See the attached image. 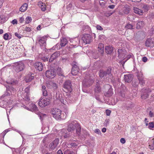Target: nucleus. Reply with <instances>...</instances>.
I'll use <instances>...</instances> for the list:
<instances>
[{
  "instance_id": "nucleus-53",
  "label": "nucleus",
  "mask_w": 154,
  "mask_h": 154,
  "mask_svg": "<svg viewBox=\"0 0 154 154\" xmlns=\"http://www.w3.org/2000/svg\"><path fill=\"white\" fill-rule=\"evenodd\" d=\"M23 70V68H15V70L17 72H18Z\"/></svg>"
},
{
  "instance_id": "nucleus-14",
  "label": "nucleus",
  "mask_w": 154,
  "mask_h": 154,
  "mask_svg": "<svg viewBox=\"0 0 154 154\" xmlns=\"http://www.w3.org/2000/svg\"><path fill=\"white\" fill-rule=\"evenodd\" d=\"M9 66L14 67H22L26 66H25V62L22 61H20L12 63Z\"/></svg>"
},
{
  "instance_id": "nucleus-22",
  "label": "nucleus",
  "mask_w": 154,
  "mask_h": 154,
  "mask_svg": "<svg viewBox=\"0 0 154 154\" xmlns=\"http://www.w3.org/2000/svg\"><path fill=\"white\" fill-rule=\"evenodd\" d=\"M130 7L128 6H125L123 7L121 10V14H128L130 11Z\"/></svg>"
},
{
  "instance_id": "nucleus-20",
  "label": "nucleus",
  "mask_w": 154,
  "mask_h": 154,
  "mask_svg": "<svg viewBox=\"0 0 154 154\" xmlns=\"http://www.w3.org/2000/svg\"><path fill=\"white\" fill-rule=\"evenodd\" d=\"M34 78V74L31 73H30L25 76V80L26 82H28L31 81Z\"/></svg>"
},
{
  "instance_id": "nucleus-64",
  "label": "nucleus",
  "mask_w": 154,
  "mask_h": 154,
  "mask_svg": "<svg viewBox=\"0 0 154 154\" xmlns=\"http://www.w3.org/2000/svg\"><path fill=\"white\" fill-rule=\"evenodd\" d=\"M131 57V54H128L127 55H126V56H125V57H126V60H127L128 59H130Z\"/></svg>"
},
{
  "instance_id": "nucleus-12",
  "label": "nucleus",
  "mask_w": 154,
  "mask_h": 154,
  "mask_svg": "<svg viewBox=\"0 0 154 154\" xmlns=\"http://www.w3.org/2000/svg\"><path fill=\"white\" fill-rule=\"evenodd\" d=\"M145 46L148 47H152L154 46V38H147L145 42Z\"/></svg>"
},
{
  "instance_id": "nucleus-39",
  "label": "nucleus",
  "mask_w": 154,
  "mask_h": 154,
  "mask_svg": "<svg viewBox=\"0 0 154 154\" xmlns=\"http://www.w3.org/2000/svg\"><path fill=\"white\" fill-rule=\"evenodd\" d=\"M17 50L18 48H17L16 47H13L11 48H10V52L12 54L13 53L14 54H16L17 52Z\"/></svg>"
},
{
  "instance_id": "nucleus-33",
  "label": "nucleus",
  "mask_w": 154,
  "mask_h": 154,
  "mask_svg": "<svg viewBox=\"0 0 154 154\" xmlns=\"http://www.w3.org/2000/svg\"><path fill=\"white\" fill-rule=\"evenodd\" d=\"M60 45L61 47L65 46L67 43L68 41L67 39L65 38H61Z\"/></svg>"
},
{
  "instance_id": "nucleus-59",
  "label": "nucleus",
  "mask_w": 154,
  "mask_h": 154,
  "mask_svg": "<svg viewBox=\"0 0 154 154\" xmlns=\"http://www.w3.org/2000/svg\"><path fill=\"white\" fill-rule=\"evenodd\" d=\"M72 6V5L71 3H69L67 6V8L69 10L70 9Z\"/></svg>"
},
{
  "instance_id": "nucleus-8",
  "label": "nucleus",
  "mask_w": 154,
  "mask_h": 154,
  "mask_svg": "<svg viewBox=\"0 0 154 154\" xmlns=\"http://www.w3.org/2000/svg\"><path fill=\"white\" fill-rule=\"evenodd\" d=\"M151 92L150 89L149 88L142 89L141 90L142 98L144 99H146L149 96L148 93Z\"/></svg>"
},
{
  "instance_id": "nucleus-54",
  "label": "nucleus",
  "mask_w": 154,
  "mask_h": 154,
  "mask_svg": "<svg viewBox=\"0 0 154 154\" xmlns=\"http://www.w3.org/2000/svg\"><path fill=\"white\" fill-rule=\"evenodd\" d=\"M23 28L24 30L27 32H29L31 31V29L29 27H26L25 28L24 27Z\"/></svg>"
},
{
  "instance_id": "nucleus-21",
  "label": "nucleus",
  "mask_w": 154,
  "mask_h": 154,
  "mask_svg": "<svg viewBox=\"0 0 154 154\" xmlns=\"http://www.w3.org/2000/svg\"><path fill=\"white\" fill-rule=\"evenodd\" d=\"M133 79L132 75L131 74H127L124 75V81L125 82L130 83Z\"/></svg>"
},
{
  "instance_id": "nucleus-5",
  "label": "nucleus",
  "mask_w": 154,
  "mask_h": 154,
  "mask_svg": "<svg viewBox=\"0 0 154 154\" xmlns=\"http://www.w3.org/2000/svg\"><path fill=\"white\" fill-rule=\"evenodd\" d=\"M50 103V100L47 98L40 99L38 102L39 105L41 107H45L49 104Z\"/></svg>"
},
{
  "instance_id": "nucleus-9",
  "label": "nucleus",
  "mask_w": 154,
  "mask_h": 154,
  "mask_svg": "<svg viewBox=\"0 0 154 154\" xmlns=\"http://www.w3.org/2000/svg\"><path fill=\"white\" fill-rule=\"evenodd\" d=\"M82 40L85 44H89L91 41V36L88 34H84L82 37Z\"/></svg>"
},
{
  "instance_id": "nucleus-45",
  "label": "nucleus",
  "mask_w": 154,
  "mask_h": 154,
  "mask_svg": "<svg viewBox=\"0 0 154 154\" xmlns=\"http://www.w3.org/2000/svg\"><path fill=\"white\" fill-rule=\"evenodd\" d=\"M112 94L113 93L112 89H110L106 93V95H105L107 96V97H109L111 96Z\"/></svg>"
},
{
  "instance_id": "nucleus-46",
  "label": "nucleus",
  "mask_w": 154,
  "mask_h": 154,
  "mask_svg": "<svg viewBox=\"0 0 154 154\" xmlns=\"http://www.w3.org/2000/svg\"><path fill=\"white\" fill-rule=\"evenodd\" d=\"M64 154H74V153L72 151L67 149L65 151Z\"/></svg>"
},
{
  "instance_id": "nucleus-43",
  "label": "nucleus",
  "mask_w": 154,
  "mask_h": 154,
  "mask_svg": "<svg viewBox=\"0 0 154 154\" xmlns=\"http://www.w3.org/2000/svg\"><path fill=\"white\" fill-rule=\"evenodd\" d=\"M82 135L85 137L88 136H89L90 135L89 133L85 130L83 129L82 130Z\"/></svg>"
},
{
  "instance_id": "nucleus-23",
  "label": "nucleus",
  "mask_w": 154,
  "mask_h": 154,
  "mask_svg": "<svg viewBox=\"0 0 154 154\" xmlns=\"http://www.w3.org/2000/svg\"><path fill=\"white\" fill-rule=\"evenodd\" d=\"M124 106L127 110H130L133 108L134 106V104L132 103L127 102L123 104Z\"/></svg>"
},
{
  "instance_id": "nucleus-37",
  "label": "nucleus",
  "mask_w": 154,
  "mask_h": 154,
  "mask_svg": "<svg viewBox=\"0 0 154 154\" xmlns=\"http://www.w3.org/2000/svg\"><path fill=\"white\" fill-rule=\"evenodd\" d=\"M8 83L12 85H16L18 84V81L17 80L12 79L11 81L8 82Z\"/></svg>"
},
{
  "instance_id": "nucleus-62",
  "label": "nucleus",
  "mask_w": 154,
  "mask_h": 154,
  "mask_svg": "<svg viewBox=\"0 0 154 154\" xmlns=\"http://www.w3.org/2000/svg\"><path fill=\"white\" fill-rule=\"evenodd\" d=\"M5 19L0 16V23H2L4 22Z\"/></svg>"
},
{
  "instance_id": "nucleus-26",
  "label": "nucleus",
  "mask_w": 154,
  "mask_h": 154,
  "mask_svg": "<svg viewBox=\"0 0 154 154\" xmlns=\"http://www.w3.org/2000/svg\"><path fill=\"white\" fill-rule=\"evenodd\" d=\"M58 52H56L53 53L49 59V62H52L54 60L56 59L59 55Z\"/></svg>"
},
{
  "instance_id": "nucleus-35",
  "label": "nucleus",
  "mask_w": 154,
  "mask_h": 154,
  "mask_svg": "<svg viewBox=\"0 0 154 154\" xmlns=\"http://www.w3.org/2000/svg\"><path fill=\"white\" fill-rule=\"evenodd\" d=\"M79 72V68H72L71 73L73 75H76Z\"/></svg>"
},
{
  "instance_id": "nucleus-57",
  "label": "nucleus",
  "mask_w": 154,
  "mask_h": 154,
  "mask_svg": "<svg viewBox=\"0 0 154 154\" xmlns=\"http://www.w3.org/2000/svg\"><path fill=\"white\" fill-rule=\"evenodd\" d=\"M24 21V18L23 17L19 18V22L20 23H22Z\"/></svg>"
},
{
  "instance_id": "nucleus-55",
  "label": "nucleus",
  "mask_w": 154,
  "mask_h": 154,
  "mask_svg": "<svg viewBox=\"0 0 154 154\" xmlns=\"http://www.w3.org/2000/svg\"><path fill=\"white\" fill-rule=\"evenodd\" d=\"M78 64L77 62H73L72 65V67H77L78 66Z\"/></svg>"
},
{
  "instance_id": "nucleus-18",
  "label": "nucleus",
  "mask_w": 154,
  "mask_h": 154,
  "mask_svg": "<svg viewBox=\"0 0 154 154\" xmlns=\"http://www.w3.org/2000/svg\"><path fill=\"white\" fill-rule=\"evenodd\" d=\"M118 57L121 59H126L125 56L126 52L122 49H119L118 51Z\"/></svg>"
},
{
  "instance_id": "nucleus-2",
  "label": "nucleus",
  "mask_w": 154,
  "mask_h": 154,
  "mask_svg": "<svg viewBox=\"0 0 154 154\" xmlns=\"http://www.w3.org/2000/svg\"><path fill=\"white\" fill-rule=\"evenodd\" d=\"M134 70H136L137 71V76L139 81V83L140 85L143 86L145 84V81H146V79L143 76V74L142 72L140 71L139 72L137 69V68H134Z\"/></svg>"
},
{
  "instance_id": "nucleus-47",
  "label": "nucleus",
  "mask_w": 154,
  "mask_h": 154,
  "mask_svg": "<svg viewBox=\"0 0 154 154\" xmlns=\"http://www.w3.org/2000/svg\"><path fill=\"white\" fill-rule=\"evenodd\" d=\"M24 98L25 100L26 101H29L30 100L29 94H26V96L24 97Z\"/></svg>"
},
{
  "instance_id": "nucleus-30",
  "label": "nucleus",
  "mask_w": 154,
  "mask_h": 154,
  "mask_svg": "<svg viewBox=\"0 0 154 154\" xmlns=\"http://www.w3.org/2000/svg\"><path fill=\"white\" fill-rule=\"evenodd\" d=\"M38 5L42 11H44L46 9V6L45 3L40 2H38Z\"/></svg>"
},
{
  "instance_id": "nucleus-51",
  "label": "nucleus",
  "mask_w": 154,
  "mask_h": 154,
  "mask_svg": "<svg viewBox=\"0 0 154 154\" xmlns=\"http://www.w3.org/2000/svg\"><path fill=\"white\" fill-rule=\"evenodd\" d=\"M24 91L26 94H29V93L30 92L29 87H27L25 88L24 90Z\"/></svg>"
},
{
  "instance_id": "nucleus-58",
  "label": "nucleus",
  "mask_w": 154,
  "mask_h": 154,
  "mask_svg": "<svg viewBox=\"0 0 154 154\" xmlns=\"http://www.w3.org/2000/svg\"><path fill=\"white\" fill-rule=\"evenodd\" d=\"M96 28L98 30H102L103 29V28L100 25H97L96 26Z\"/></svg>"
},
{
  "instance_id": "nucleus-13",
  "label": "nucleus",
  "mask_w": 154,
  "mask_h": 154,
  "mask_svg": "<svg viewBox=\"0 0 154 154\" xmlns=\"http://www.w3.org/2000/svg\"><path fill=\"white\" fill-rule=\"evenodd\" d=\"M71 42L72 44H70V48H75L79 45L80 42V40L78 38H75L72 39L71 41Z\"/></svg>"
},
{
  "instance_id": "nucleus-31",
  "label": "nucleus",
  "mask_w": 154,
  "mask_h": 154,
  "mask_svg": "<svg viewBox=\"0 0 154 154\" xmlns=\"http://www.w3.org/2000/svg\"><path fill=\"white\" fill-rule=\"evenodd\" d=\"M41 91L42 93V95L45 97H46L48 95V92L45 86L44 85H42Z\"/></svg>"
},
{
  "instance_id": "nucleus-50",
  "label": "nucleus",
  "mask_w": 154,
  "mask_h": 154,
  "mask_svg": "<svg viewBox=\"0 0 154 154\" xmlns=\"http://www.w3.org/2000/svg\"><path fill=\"white\" fill-rule=\"evenodd\" d=\"M138 84L139 83L136 80L134 81L133 82L132 85L134 87H137L138 85Z\"/></svg>"
},
{
  "instance_id": "nucleus-28",
  "label": "nucleus",
  "mask_w": 154,
  "mask_h": 154,
  "mask_svg": "<svg viewBox=\"0 0 154 154\" xmlns=\"http://www.w3.org/2000/svg\"><path fill=\"white\" fill-rule=\"evenodd\" d=\"M134 12L135 13L140 15H142L143 13V10L140 9L137 7L134 8Z\"/></svg>"
},
{
  "instance_id": "nucleus-11",
  "label": "nucleus",
  "mask_w": 154,
  "mask_h": 154,
  "mask_svg": "<svg viewBox=\"0 0 154 154\" xmlns=\"http://www.w3.org/2000/svg\"><path fill=\"white\" fill-rule=\"evenodd\" d=\"M59 141V138H57L51 142L49 145L50 148L52 150L55 149L58 144Z\"/></svg>"
},
{
  "instance_id": "nucleus-3",
  "label": "nucleus",
  "mask_w": 154,
  "mask_h": 154,
  "mask_svg": "<svg viewBox=\"0 0 154 154\" xmlns=\"http://www.w3.org/2000/svg\"><path fill=\"white\" fill-rule=\"evenodd\" d=\"M51 113L56 119H61V111L60 109L57 108L53 109L51 110Z\"/></svg>"
},
{
  "instance_id": "nucleus-40",
  "label": "nucleus",
  "mask_w": 154,
  "mask_h": 154,
  "mask_svg": "<svg viewBox=\"0 0 154 154\" xmlns=\"http://www.w3.org/2000/svg\"><path fill=\"white\" fill-rule=\"evenodd\" d=\"M67 145V146L69 147H72L73 148L76 147L77 145V144L75 143H69Z\"/></svg>"
},
{
  "instance_id": "nucleus-25",
  "label": "nucleus",
  "mask_w": 154,
  "mask_h": 154,
  "mask_svg": "<svg viewBox=\"0 0 154 154\" xmlns=\"http://www.w3.org/2000/svg\"><path fill=\"white\" fill-rule=\"evenodd\" d=\"M99 81L97 82V83L95 87L94 88V91L95 93H99L101 91V88L100 86V84L99 83Z\"/></svg>"
},
{
  "instance_id": "nucleus-17",
  "label": "nucleus",
  "mask_w": 154,
  "mask_h": 154,
  "mask_svg": "<svg viewBox=\"0 0 154 154\" xmlns=\"http://www.w3.org/2000/svg\"><path fill=\"white\" fill-rule=\"evenodd\" d=\"M47 36H45L39 38L38 41L41 46L45 47L46 44Z\"/></svg>"
},
{
  "instance_id": "nucleus-52",
  "label": "nucleus",
  "mask_w": 154,
  "mask_h": 154,
  "mask_svg": "<svg viewBox=\"0 0 154 154\" xmlns=\"http://www.w3.org/2000/svg\"><path fill=\"white\" fill-rule=\"evenodd\" d=\"M9 35L7 33L5 34L3 36V38L5 40H8V39Z\"/></svg>"
},
{
  "instance_id": "nucleus-63",
  "label": "nucleus",
  "mask_w": 154,
  "mask_h": 154,
  "mask_svg": "<svg viewBox=\"0 0 154 154\" xmlns=\"http://www.w3.org/2000/svg\"><path fill=\"white\" fill-rule=\"evenodd\" d=\"M120 142L122 143H125V140L124 138H122L120 139Z\"/></svg>"
},
{
  "instance_id": "nucleus-48",
  "label": "nucleus",
  "mask_w": 154,
  "mask_h": 154,
  "mask_svg": "<svg viewBox=\"0 0 154 154\" xmlns=\"http://www.w3.org/2000/svg\"><path fill=\"white\" fill-rule=\"evenodd\" d=\"M125 27L128 29H132L133 26L132 24L128 23L125 26Z\"/></svg>"
},
{
  "instance_id": "nucleus-4",
  "label": "nucleus",
  "mask_w": 154,
  "mask_h": 154,
  "mask_svg": "<svg viewBox=\"0 0 154 154\" xmlns=\"http://www.w3.org/2000/svg\"><path fill=\"white\" fill-rule=\"evenodd\" d=\"M55 68L50 69L47 71L46 72V75L47 77L50 79L54 78L56 75V72Z\"/></svg>"
},
{
  "instance_id": "nucleus-34",
  "label": "nucleus",
  "mask_w": 154,
  "mask_h": 154,
  "mask_svg": "<svg viewBox=\"0 0 154 154\" xmlns=\"http://www.w3.org/2000/svg\"><path fill=\"white\" fill-rule=\"evenodd\" d=\"M56 73H57V74L59 76H63V71L61 68H55Z\"/></svg>"
},
{
  "instance_id": "nucleus-15",
  "label": "nucleus",
  "mask_w": 154,
  "mask_h": 154,
  "mask_svg": "<svg viewBox=\"0 0 154 154\" xmlns=\"http://www.w3.org/2000/svg\"><path fill=\"white\" fill-rule=\"evenodd\" d=\"M111 68H109L108 69L106 72L105 71H103V70H100L99 73L100 76L101 78H103L105 76H106L107 75H111Z\"/></svg>"
},
{
  "instance_id": "nucleus-24",
  "label": "nucleus",
  "mask_w": 154,
  "mask_h": 154,
  "mask_svg": "<svg viewBox=\"0 0 154 154\" xmlns=\"http://www.w3.org/2000/svg\"><path fill=\"white\" fill-rule=\"evenodd\" d=\"M31 111L34 112L36 113L38 112L37 109V107L33 103H31L29 105V109Z\"/></svg>"
},
{
  "instance_id": "nucleus-49",
  "label": "nucleus",
  "mask_w": 154,
  "mask_h": 154,
  "mask_svg": "<svg viewBox=\"0 0 154 154\" xmlns=\"http://www.w3.org/2000/svg\"><path fill=\"white\" fill-rule=\"evenodd\" d=\"M149 128L150 129L154 128V122H150L149 123Z\"/></svg>"
},
{
  "instance_id": "nucleus-36",
  "label": "nucleus",
  "mask_w": 154,
  "mask_h": 154,
  "mask_svg": "<svg viewBox=\"0 0 154 154\" xmlns=\"http://www.w3.org/2000/svg\"><path fill=\"white\" fill-rule=\"evenodd\" d=\"M34 65V66L36 67H43L44 66V64L40 62H36Z\"/></svg>"
},
{
  "instance_id": "nucleus-1",
  "label": "nucleus",
  "mask_w": 154,
  "mask_h": 154,
  "mask_svg": "<svg viewBox=\"0 0 154 154\" xmlns=\"http://www.w3.org/2000/svg\"><path fill=\"white\" fill-rule=\"evenodd\" d=\"M76 129V134L79 136L81 134V128L80 125L76 122L73 121L70 123L68 126L67 130L68 131H71Z\"/></svg>"
},
{
  "instance_id": "nucleus-19",
  "label": "nucleus",
  "mask_w": 154,
  "mask_h": 154,
  "mask_svg": "<svg viewBox=\"0 0 154 154\" xmlns=\"http://www.w3.org/2000/svg\"><path fill=\"white\" fill-rule=\"evenodd\" d=\"M60 134L61 137L62 138H66L70 136L69 133L65 129H62L60 131Z\"/></svg>"
},
{
  "instance_id": "nucleus-10",
  "label": "nucleus",
  "mask_w": 154,
  "mask_h": 154,
  "mask_svg": "<svg viewBox=\"0 0 154 154\" xmlns=\"http://www.w3.org/2000/svg\"><path fill=\"white\" fill-rule=\"evenodd\" d=\"M6 88L7 92L4 94L5 96H10L13 94H14L16 91L15 89L11 86H8Z\"/></svg>"
},
{
  "instance_id": "nucleus-29",
  "label": "nucleus",
  "mask_w": 154,
  "mask_h": 154,
  "mask_svg": "<svg viewBox=\"0 0 154 154\" xmlns=\"http://www.w3.org/2000/svg\"><path fill=\"white\" fill-rule=\"evenodd\" d=\"M98 51L100 54H101L103 53L104 45L102 43H99L98 45Z\"/></svg>"
},
{
  "instance_id": "nucleus-16",
  "label": "nucleus",
  "mask_w": 154,
  "mask_h": 154,
  "mask_svg": "<svg viewBox=\"0 0 154 154\" xmlns=\"http://www.w3.org/2000/svg\"><path fill=\"white\" fill-rule=\"evenodd\" d=\"M46 86L47 88L53 89V90H56L57 88V85L55 83L52 82H49L46 84Z\"/></svg>"
},
{
  "instance_id": "nucleus-60",
  "label": "nucleus",
  "mask_w": 154,
  "mask_h": 154,
  "mask_svg": "<svg viewBox=\"0 0 154 154\" xmlns=\"http://www.w3.org/2000/svg\"><path fill=\"white\" fill-rule=\"evenodd\" d=\"M111 111L109 109H107L106 110V115L107 116H109L111 113Z\"/></svg>"
},
{
  "instance_id": "nucleus-44",
  "label": "nucleus",
  "mask_w": 154,
  "mask_h": 154,
  "mask_svg": "<svg viewBox=\"0 0 154 154\" xmlns=\"http://www.w3.org/2000/svg\"><path fill=\"white\" fill-rule=\"evenodd\" d=\"M143 11H144V12H147L149 9V8L148 6L147 5H143L142 8Z\"/></svg>"
},
{
  "instance_id": "nucleus-61",
  "label": "nucleus",
  "mask_w": 154,
  "mask_h": 154,
  "mask_svg": "<svg viewBox=\"0 0 154 154\" xmlns=\"http://www.w3.org/2000/svg\"><path fill=\"white\" fill-rule=\"evenodd\" d=\"M11 23L14 25L15 24H17V21L16 19H14L12 21Z\"/></svg>"
},
{
  "instance_id": "nucleus-32",
  "label": "nucleus",
  "mask_w": 154,
  "mask_h": 154,
  "mask_svg": "<svg viewBox=\"0 0 154 154\" xmlns=\"http://www.w3.org/2000/svg\"><path fill=\"white\" fill-rule=\"evenodd\" d=\"M106 52L107 54H110L112 53L113 49V48L110 46H107L105 48Z\"/></svg>"
},
{
  "instance_id": "nucleus-27",
  "label": "nucleus",
  "mask_w": 154,
  "mask_h": 154,
  "mask_svg": "<svg viewBox=\"0 0 154 154\" xmlns=\"http://www.w3.org/2000/svg\"><path fill=\"white\" fill-rule=\"evenodd\" d=\"M28 4L26 3H24L19 8V11L21 12H25L27 9Z\"/></svg>"
},
{
  "instance_id": "nucleus-6",
  "label": "nucleus",
  "mask_w": 154,
  "mask_h": 154,
  "mask_svg": "<svg viewBox=\"0 0 154 154\" xmlns=\"http://www.w3.org/2000/svg\"><path fill=\"white\" fill-rule=\"evenodd\" d=\"M72 85L71 81L66 80L63 84V88L66 91V92H71L72 90Z\"/></svg>"
},
{
  "instance_id": "nucleus-42",
  "label": "nucleus",
  "mask_w": 154,
  "mask_h": 154,
  "mask_svg": "<svg viewBox=\"0 0 154 154\" xmlns=\"http://www.w3.org/2000/svg\"><path fill=\"white\" fill-rule=\"evenodd\" d=\"M32 18L28 16L25 19V23L26 24H29L31 23L32 21Z\"/></svg>"
},
{
  "instance_id": "nucleus-7",
  "label": "nucleus",
  "mask_w": 154,
  "mask_h": 154,
  "mask_svg": "<svg viewBox=\"0 0 154 154\" xmlns=\"http://www.w3.org/2000/svg\"><path fill=\"white\" fill-rule=\"evenodd\" d=\"M94 82V80L89 78H85L82 82V84L85 87H88L91 85Z\"/></svg>"
},
{
  "instance_id": "nucleus-41",
  "label": "nucleus",
  "mask_w": 154,
  "mask_h": 154,
  "mask_svg": "<svg viewBox=\"0 0 154 154\" xmlns=\"http://www.w3.org/2000/svg\"><path fill=\"white\" fill-rule=\"evenodd\" d=\"M144 25V23L143 21H138L137 23V27L138 29L142 27Z\"/></svg>"
},
{
  "instance_id": "nucleus-38",
  "label": "nucleus",
  "mask_w": 154,
  "mask_h": 154,
  "mask_svg": "<svg viewBox=\"0 0 154 154\" xmlns=\"http://www.w3.org/2000/svg\"><path fill=\"white\" fill-rule=\"evenodd\" d=\"M149 146V148L151 150L154 149V139H152Z\"/></svg>"
},
{
  "instance_id": "nucleus-56",
  "label": "nucleus",
  "mask_w": 154,
  "mask_h": 154,
  "mask_svg": "<svg viewBox=\"0 0 154 154\" xmlns=\"http://www.w3.org/2000/svg\"><path fill=\"white\" fill-rule=\"evenodd\" d=\"M95 133L98 134H101V132L100 131V130L98 129H95L94 131Z\"/></svg>"
}]
</instances>
